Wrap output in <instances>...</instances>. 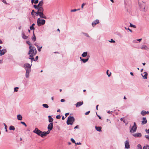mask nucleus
I'll return each mask as SVG.
<instances>
[{
  "label": "nucleus",
  "mask_w": 149,
  "mask_h": 149,
  "mask_svg": "<svg viewBox=\"0 0 149 149\" xmlns=\"http://www.w3.org/2000/svg\"><path fill=\"white\" fill-rule=\"evenodd\" d=\"M29 52L28 53V54L29 55V58L31 59L32 61V60L35 61L34 58L33 57L37 53V51L36 48L31 46L29 47Z\"/></svg>",
  "instance_id": "obj_1"
},
{
  "label": "nucleus",
  "mask_w": 149,
  "mask_h": 149,
  "mask_svg": "<svg viewBox=\"0 0 149 149\" xmlns=\"http://www.w3.org/2000/svg\"><path fill=\"white\" fill-rule=\"evenodd\" d=\"M37 11L36 13L37 15H39L40 17L42 18L46 19L47 17L43 14L44 9L42 7H38Z\"/></svg>",
  "instance_id": "obj_2"
},
{
  "label": "nucleus",
  "mask_w": 149,
  "mask_h": 149,
  "mask_svg": "<svg viewBox=\"0 0 149 149\" xmlns=\"http://www.w3.org/2000/svg\"><path fill=\"white\" fill-rule=\"evenodd\" d=\"M33 132L38 135L42 137H43L44 136H46L47 135L46 132H42L37 128H36L35 129Z\"/></svg>",
  "instance_id": "obj_3"
},
{
  "label": "nucleus",
  "mask_w": 149,
  "mask_h": 149,
  "mask_svg": "<svg viewBox=\"0 0 149 149\" xmlns=\"http://www.w3.org/2000/svg\"><path fill=\"white\" fill-rule=\"evenodd\" d=\"M75 121V119L73 116H69L68 117L67 124L68 125H72Z\"/></svg>",
  "instance_id": "obj_4"
},
{
  "label": "nucleus",
  "mask_w": 149,
  "mask_h": 149,
  "mask_svg": "<svg viewBox=\"0 0 149 149\" xmlns=\"http://www.w3.org/2000/svg\"><path fill=\"white\" fill-rule=\"evenodd\" d=\"M139 6L140 10L143 12H145V5L143 2H139L138 3Z\"/></svg>",
  "instance_id": "obj_5"
},
{
  "label": "nucleus",
  "mask_w": 149,
  "mask_h": 149,
  "mask_svg": "<svg viewBox=\"0 0 149 149\" xmlns=\"http://www.w3.org/2000/svg\"><path fill=\"white\" fill-rule=\"evenodd\" d=\"M45 22V20L41 19L40 18H38L37 19V23L38 26H40L41 25L44 24Z\"/></svg>",
  "instance_id": "obj_6"
},
{
  "label": "nucleus",
  "mask_w": 149,
  "mask_h": 149,
  "mask_svg": "<svg viewBox=\"0 0 149 149\" xmlns=\"http://www.w3.org/2000/svg\"><path fill=\"white\" fill-rule=\"evenodd\" d=\"M24 67L26 71H31V66L29 64H24Z\"/></svg>",
  "instance_id": "obj_7"
},
{
  "label": "nucleus",
  "mask_w": 149,
  "mask_h": 149,
  "mask_svg": "<svg viewBox=\"0 0 149 149\" xmlns=\"http://www.w3.org/2000/svg\"><path fill=\"white\" fill-rule=\"evenodd\" d=\"M53 126V124L52 123H51L48 125L47 127L48 130L46 132L47 134H49L50 132V131L52 129Z\"/></svg>",
  "instance_id": "obj_8"
},
{
  "label": "nucleus",
  "mask_w": 149,
  "mask_h": 149,
  "mask_svg": "<svg viewBox=\"0 0 149 149\" xmlns=\"http://www.w3.org/2000/svg\"><path fill=\"white\" fill-rule=\"evenodd\" d=\"M137 129V127L136 124L135 122L134 123V125L131 127L130 130V132L132 133L135 132Z\"/></svg>",
  "instance_id": "obj_9"
},
{
  "label": "nucleus",
  "mask_w": 149,
  "mask_h": 149,
  "mask_svg": "<svg viewBox=\"0 0 149 149\" xmlns=\"http://www.w3.org/2000/svg\"><path fill=\"white\" fill-rule=\"evenodd\" d=\"M99 23V21L98 19H96L93 21L92 23V25L93 27H94L97 24Z\"/></svg>",
  "instance_id": "obj_10"
},
{
  "label": "nucleus",
  "mask_w": 149,
  "mask_h": 149,
  "mask_svg": "<svg viewBox=\"0 0 149 149\" xmlns=\"http://www.w3.org/2000/svg\"><path fill=\"white\" fill-rule=\"evenodd\" d=\"M7 51L6 49H4L2 50H0V56L3 55Z\"/></svg>",
  "instance_id": "obj_11"
},
{
  "label": "nucleus",
  "mask_w": 149,
  "mask_h": 149,
  "mask_svg": "<svg viewBox=\"0 0 149 149\" xmlns=\"http://www.w3.org/2000/svg\"><path fill=\"white\" fill-rule=\"evenodd\" d=\"M143 77L144 79H147L148 74L146 72H143V74H141Z\"/></svg>",
  "instance_id": "obj_12"
},
{
  "label": "nucleus",
  "mask_w": 149,
  "mask_h": 149,
  "mask_svg": "<svg viewBox=\"0 0 149 149\" xmlns=\"http://www.w3.org/2000/svg\"><path fill=\"white\" fill-rule=\"evenodd\" d=\"M133 136L135 137H139L141 136V134L140 133H137L133 134Z\"/></svg>",
  "instance_id": "obj_13"
},
{
  "label": "nucleus",
  "mask_w": 149,
  "mask_h": 149,
  "mask_svg": "<svg viewBox=\"0 0 149 149\" xmlns=\"http://www.w3.org/2000/svg\"><path fill=\"white\" fill-rule=\"evenodd\" d=\"M125 147L127 149L129 148H130L129 142L127 141H126L125 142Z\"/></svg>",
  "instance_id": "obj_14"
},
{
  "label": "nucleus",
  "mask_w": 149,
  "mask_h": 149,
  "mask_svg": "<svg viewBox=\"0 0 149 149\" xmlns=\"http://www.w3.org/2000/svg\"><path fill=\"white\" fill-rule=\"evenodd\" d=\"M83 104V101L79 102L75 104V105L77 107L81 106Z\"/></svg>",
  "instance_id": "obj_15"
},
{
  "label": "nucleus",
  "mask_w": 149,
  "mask_h": 149,
  "mask_svg": "<svg viewBox=\"0 0 149 149\" xmlns=\"http://www.w3.org/2000/svg\"><path fill=\"white\" fill-rule=\"evenodd\" d=\"M141 49L143 50L145 49L146 50H148V49H149V48L147 47L146 45H143L141 46Z\"/></svg>",
  "instance_id": "obj_16"
},
{
  "label": "nucleus",
  "mask_w": 149,
  "mask_h": 149,
  "mask_svg": "<svg viewBox=\"0 0 149 149\" xmlns=\"http://www.w3.org/2000/svg\"><path fill=\"white\" fill-rule=\"evenodd\" d=\"M147 122V120L146 118H143L142 121V124L144 125L146 124Z\"/></svg>",
  "instance_id": "obj_17"
},
{
  "label": "nucleus",
  "mask_w": 149,
  "mask_h": 149,
  "mask_svg": "<svg viewBox=\"0 0 149 149\" xmlns=\"http://www.w3.org/2000/svg\"><path fill=\"white\" fill-rule=\"evenodd\" d=\"M31 71H26L25 77L26 78H28L29 77V74Z\"/></svg>",
  "instance_id": "obj_18"
},
{
  "label": "nucleus",
  "mask_w": 149,
  "mask_h": 149,
  "mask_svg": "<svg viewBox=\"0 0 149 149\" xmlns=\"http://www.w3.org/2000/svg\"><path fill=\"white\" fill-rule=\"evenodd\" d=\"M43 4V1L42 0H41L40 1L38 4L37 5L38 7H42V5Z\"/></svg>",
  "instance_id": "obj_19"
},
{
  "label": "nucleus",
  "mask_w": 149,
  "mask_h": 149,
  "mask_svg": "<svg viewBox=\"0 0 149 149\" xmlns=\"http://www.w3.org/2000/svg\"><path fill=\"white\" fill-rule=\"evenodd\" d=\"M22 117L20 114H18L17 116V119L18 120H22Z\"/></svg>",
  "instance_id": "obj_20"
},
{
  "label": "nucleus",
  "mask_w": 149,
  "mask_h": 149,
  "mask_svg": "<svg viewBox=\"0 0 149 149\" xmlns=\"http://www.w3.org/2000/svg\"><path fill=\"white\" fill-rule=\"evenodd\" d=\"M31 38H32V40L34 41H35L36 40V36L35 35V34L34 33V31H33V36Z\"/></svg>",
  "instance_id": "obj_21"
},
{
  "label": "nucleus",
  "mask_w": 149,
  "mask_h": 149,
  "mask_svg": "<svg viewBox=\"0 0 149 149\" xmlns=\"http://www.w3.org/2000/svg\"><path fill=\"white\" fill-rule=\"evenodd\" d=\"M95 129L96 130L100 132L101 131V127H95Z\"/></svg>",
  "instance_id": "obj_22"
},
{
  "label": "nucleus",
  "mask_w": 149,
  "mask_h": 149,
  "mask_svg": "<svg viewBox=\"0 0 149 149\" xmlns=\"http://www.w3.org/2000/svg\"><path fill=\"white\" fill-rule=\"evenodd\" d=\"M49 118V122L50 123L52 122L53 120V119L52 118V117L50 116H48Z\"/></svg>",
  "instance_id": "obj_23"
},
{
  "label": "nucleus",
  "mask_w": 149,
  "mask_h": 149,
  "mask_svg": "<svg viewBox=\"0 0 149 149\" xmlns=\"http://www.w3.org/2000/svg\"><path fill=\"white\" fill-rule=\"evenodd\" d=\"M87 55V52H84L82 54V56L84 57H86Z\"/></svg>",
  "instance_id": "obj_24"
},
{
  "label": "nucleus",
  "mask_w": 149,
  "mask_h": 149,
  "mask_svg": "<svg viewBox=\"0 0 149 149\" xmlns=\"http://www.w3.org/2000/svg\"><path fill=\"white\" fill-rule=\"evenodd\" d=\"M38 2V0H31V3L32 4L34 3L35 4L37 3Z\"/></svg>",
  "instance_id": "obj_25"
},
{
  "label": "nucleus",
  "mask_w": 149,
  "mask_h": 149,
  "mask_svg": "<svg viewBox=\"0 0 149 149\" xmlns=\"http://www.w3.org/2000/svg\"><path fill=\"white\" fill-rule=\"evenodd\" d=\"M9 129L10 130L14 131L15 130V128L14 126L11 125L10 126Z\"/></svg>",
  "instance_id": "obj_26"
},
{
  "label": "nucleus",
  "mask_w": 149,
  "mask_h": 149,
  "mask_svg": "<svg viewBox=\"0 0 149 149\" xmlns=\"http://www.w3.org/2000/svg\"><path fill=\"white\" fill-rule=\"evenodd\" d=\"M141 114L143 115L144 116L147 114V111H142L141 112Z\"/></svg>",
  "instance_id": "obj_27"
},
{
  "label": "nucleus",
  "mask_w": 149,
  "mask_h": 149,
  "mask_svg": "<svg viewBox=\"0 0 149 149\" xmlns=\"http://www.w3.org/2000/svg\"><path fill=\"white\" fill-rule=\"evenodd\" d=\"M22 37L24 39H26L28 37L26 36L24 33H22Z\"/></svg>",
  "instance_id": "obj_28"
},
{
  "label": "nucleus",
  "mask_w": 149,
  "mask_h": 149,
  "mask_svg": "<svg viewBox=\"0 0 149 149\" xmlns=\"http://www.w3.org/2000/svg\"><path fill=\"white\" fill-rule=\"evenodd\" d=\"M36 46L38 48V50L39 52H40L41 51V49L42 47V46L39 47L38 45H36Z\"/></svg>",
  "instance_id": "obj_29"
},
{
  "label": "nucleus",
  "mask_w": 149,
  "mask_h": 149,
  "mask_svg": "<svg viewBox=\"0 0 149 149\" xmlns=\"http://www.w3.org/2000/svg\"><path fill=\"white\" fill-rule=\"evenodd\" d=\"M88 58H87L86 59H81V60L83 62V63H85L88 61Z\"/></svg>",
  "instance_id": "obj_30"
},
{
  "label": "nucleus",
  "mask_w": 149,
  "mask_h": 149,
  "mask_svg": "<svg viewBox=\"0 0 149 149\" xmlns=\"http://www.w3.org/2000/svg\"><path fill=\"white\" fill-rule=\"evenodd\" d=\"M42 106L46 108H47L49 107V106L47 104H43Z\"/></svg>",
  "instance_id": "obj_31"
},
{
  "label": "nucleus",
  "mask_w": 149,
  "mask_h": 149,
  "mask_svg": "<svg viewBox=\"0 0 149 149\" xmlns=\"http://www.w3.org/2000/svg\"><path fill=\"white\" fill-rule=\"evenodd\" d=\"M130 26L131 27H133L135 28H136V26L135 25L132 24L130 23Z\"/></svg>",
  "instance_id": "obj_32"
},
{
  "label": "nucleus",
  "mask_w": 149,
  "mask_h": 149,
  "mask_svg": "<svg viewBox=\"0 0 149 149\" xmlns=\"http://www.w3.org/2000/svg\"><path fill=\"white\" fill-rule=\"evenodd\" d=\"M109 70H107L106 72L107 74L108 75V77H110L111 75V72H110L109 74L108 73Z\"/></svg>",
  "instance_id": "obj_33"
},
{
  "label": "nucleus",
  "mask_w": 149,
  "mask_h": 149,
  "mask_svg": "<svg viewBox=\"0 0 149 149\" xmlns=\"http://www.w3.org/2000/svg\"><path fill=\"white\" fill-rule=\"evenodd\" d=\"M36 12L34 11V10H33L32 11V12L31 13V14L32 16H34V13H36Z\"/></svg>",
  "instance_id": "obj_34"
},
{
  "label": "nucleus",
  "mask_w": 149,
  "mask_h": 149,
  "mask_svg": "<svg viewBox=\"0 0 149 149\" xmlns=\"http://www.w3.org/2000/svg\"><path fill=\"white\" fill-rule=\"evenodd\" d=\"M143 149H149V146H144Z\"/></svg>",
  "instance_id": "obj_35"
},
{
  "label": "nucleus",
  "mask_w": 149,
  "mask_h": 149,
  "mask_svg": "<svg viewBox=\"0 0 149 149\" xmlns=\"http://www.w3.org/2000/svg\"><path fill=\"white\" fill-rule=\"evenodd\" d=\"M83 33L84 35L86 36L87 37H90L89 36L87 33Z\"/></svg>",
  "instance_id": "obj_36"
},
{
  "label": "nucleus",
  "mask_w": 149,
  "mask_h": 149,
  "mask_svg": "<svg viewBox=\"0 0 149 149\" xmlns=\"http://www.w3.org/2000/svg\"><path fill=\"white\" fill-rule=\"evenodd\" d=\"M137 148L138 149H142V147L140 144H138L137 146Z\"/></svg>",
  "instance_id": "obj_37"
},
{
  "label": "nucleus",
  "mask_w": 149,
  "mask_h": 149,
  "mask_svg": "<svg viewBox=\"0 0 149 149\" xmlns=\"http://www.w3.org/2000/svg\"><path fill=\"white\" fill-rule=\"evenodd\" d=\"M61 117V116L60 115H57L56 118L57 119H60Z\"/></svg>",
  "instance_id": "obj_38"
},
{
  "label": "nucleus",
  "mask_w": 149,
  "mask_h": 149,
  "mask_svg": "<svg viewBox=\"0 0 149 149\" xmlns=\"http://www.w3.org/2000/svg\"><path fill=\"white\" fill-rule=\"evenodd\" d=\"M19 88L17 87H15L14 88V91L15 92H17L18 91L17 90Z\"/></svg>",
  "instance_id": "obj_39"
},
{
  "label": "nucleus",
  "mask_w": 149,
  "mask_h": 149,
  "mask_svg": "<svg viewBox=\"0 0 149 149\" xmlns=\"http://www.w3.org/2000/svg\"><path fill=\"white\" fill-rule=\"evenodd\" d=\"M21 124H22L24 125L25 127H26L27 126V125H26L25 124V123L24 122H21Z\"/></svg>",
  "instance_id": "obj_40"
},
{
  "label": "nucleus",
  "mask_w": 149,
  "mask_h": 149,
  "mask_svg": "<svg viewBox=\"0 0 149 149\" xmlns=\"http://www.w3.org/2000/svg\"><path fill=\"white\" fill-rule=\"evenodd\" d=\"M109 41L110 42L115 43V41L113 40L112 39H111L110 40H109Z\"/></svg>",
  "instance_id": "obj_41"
},
{
  "label": "nucleus",
  "mask_w": 149,
  "mask_h": 149,
  "mask_svg": "<svg viewBox=\"0 0 149 149\" xmlns=\"http://www.w3.org/2000/svg\"><path fill=\"white\" fill-rule=\"evenodd\" d=\"M33 7L35 8L36 9H38V5H33Z\"/></svg>",
  "instance_id": "obj_42"
},
{
  "label": "nucleus",
  "mask_w": 149,
  "mask_h": 149,
  "mask_svg": "<svg viewBox=\"0 0 149 149\" xmlns=\"http://www.w3.org/2000/svg\"><path fill=\"white\" fill-rule=\"evenodd\" d=\"M71 141L73 143H75V141L73 138H71Z\"/></svg>",
  "instance_id": "obj_43"
},
{
  "label": "nucleus",
  "mask_w": 149,
  "mask_h": 149,
  "mask_svg": "<svg viewBox=\"0 0 149 149\" xmlns=\"http://www.w3.org/2000/svg\"><path fill=\"white\" fill-rule=\"evenodd\" d=\"M26 43L28 44L30 46H31V44L29 41H26Z\"/></svg>",
  "instance_id": "obj_44"
},
{
  "label": "nucleus",
  "mask_w": 149,
  "mask_h": 149,
  "mask_svg": "<svg viewBox=\"0 0 149 149\" xmlns=\"http://www.w3.org/2000/svg\"><path fill=\"white\" fill-rule=\"evenodd\" d=\"M30 29L31 30H34L35 29V28L33 26H30Z\"/></svg>",
  "instance_id": "obj_45"
},
{
  "label": "nucleus",
  "mask_w": 149,
  "mask_h": 149,
  "mask_svg": "<svg viewBox=\"0 0 149 149\" xmlns=\"http://www.w3.org/2000/svg\"><path fill=\"white\" fill-rule=\"evenodd\" d=\"M85 3H83L82 4L81 6V8L82 9L83 8L84 6H85Z\"/></svg>",
  "instance_id": "obj_46"
},
{
  "label": "nucleus",
  "mask_w": 149,
  "mask_h": 149,
  "mask_svg": "<svg viewBox=\"0 0 149 149\" xmlns=\"http://www.w3.org/2000/svg\"><path fill=\"white\" fill-rule=\"evenodd\" d=\"M77 10V9H73V10H71V12H75V11H76Z\"/></svg>",
  "instance_id": "obj_47"
},
{
  "label": "nucleus",
  "mask_w": 149,
  "mask_h": 149,
  "mask_svg": "<svg viewBox=\"0 0 149 149\" xmlns=\"http://www.w3.org/2000/svg\"><path fill=\"white\" fill-rule=\"evenodd\" d=\"M90 112V111H88L86 112L85 113V115H87Z\"/></svg>",
  "instance_id": "obj_48"
},
{
  "label": "nucleus",
  "mask_w": 149,
  "mask_h": 149,
  "mask_svg": "<svg viewBox=\"0 0 149 149\" xmlns=\"http://www.w3.org/2000/svg\"><path fill=\"white\" fill-rule=\"evenodd\" d=\"M2 1H3V3H4L6 4H7V3H6V1L5 0H2Z\"/></svg>",
  "instance_id": "obj_49"
},
{
  "label": "nucleus",
  "mask_w": 149,
  "mask_h": 149,
  "mask_svg": "<svg viewBox=\"0 0 149 149\" xmlns=\"http://www.w3.org/2000/svg\"><path fill=\"white\" fill-rule=\"evenodd\" d=\"M137 40H134L133 41V42L134 43H137Z\"/></svg>",
  "instance_id": "obj_50"
},
{
  "label": "nucleus",
  "mask_w": 149,
  "mask_h": 149,
  "mask_svg": "<svg viewBox=\"0 0 149 149\" xmlns=\"http://www.w3.org/2000/svg\"><path fill=\"white\" fill-rule=\"evenodd\" d=\"M3 125L5 126V129H7V126L5 123H3Z\"/></svg>",
  "instance_id": "obj_51"
},
{
  "label": "nucleus",
  "mask_w": 149,
  "mask_h": 149,
  "mask_svg": "<svg viewBox=\"0 0 149 149\" xmlns=\"http://www.w3.org/2000/svg\"><path fill=\"white\" fill-rule=\"evenodd\" d=\"M76 145H81V143L80 142H77V143H75Z\"/></svg>",
  "instance_id": "obj_52"
},
{
  "label": "nucleus",
  "mask_w": 149,
  "mask_h": 149,
  "mask_svg": "<svg viewBox=\"0 0 149 149\" xmlns=\"http://www.w3.org/2000/svg\"><path fill=\"white\" fill-rule=\"evenodd\" d=\"M146 131L147 133H149V129L148 130L146 129Z\"/></svg>",
  "instance_id": "obj_53"
},
{
  "label": "nucleus",
  "mask_w": 149,
  "mask_h": 149,
  "mask_svg": "<svg viewBox=\"0 0 149 149\" xmlns=\"http://www.w3.org/2000/svg\"><path fill=\"white\" fill-rule=\"evenodd\" d=\"M69 114V113H66L65 114V117H66Z\"/></svg>",
  "instance_id": "obj_54"
},
{
  "label": "nucleus",
  "mask_w": 149,
  "mask_h": 149,
  "mask_svg": "<svg viewBox=\"0 0 149 149\" xmlns=\"http://www.w3.org/2000/svg\"><path fill=\"white\" fill-rule=\"evenodd\" d=\"M65 100L63 99H62L61 100V102H65Z\"/></svg>",
  "instance_id": "obj_55"
},
{
  "label": "nucleus",
  "mask_w": 149,
  "mask_h": 149,
  "mask_svg": "<svg viewBox=\"0 0 149 149\" xmlns=\"http://www.w3.org/2000/svg\"><path fill=\"white\" fill-rule=\"evenodd\" d=\"M145 137L146 138H147V139H149V136H148V135H146Z\"/></svg>",
  "instance_id": "obj_56"
},
{
  "label": "nucleus",
  "mask_w": 149,
  "mask_h": 149,
  "mask_svg": "<svg viewBox=\"0 0 149 149\" xmlns=\"http://www.w3.org/2000/svg\"><path fill=\"white\" fill-rule=\"evenodd\" d=\"M141 40H142V39H141H141H137V41H139V42H140V41H141Z\"/></svg>",
  "instance_id": "obj_57"
},
{
  "label": "nucleus",
  "mask_w": 149,
  "mask_h": 149,
  "mask_svg": "<svg viewBox=\"0 0 149 149\" xmlns=\"http://www.w3.org/2000/svg\"><path fill=\"white\" fill-rule=\"evenodd\" d=\"M127 29L128 30H129L130 31V32H132V30H131L129 28H128Z\"/></svg>",
  "instance_id": "obj_58"
},
{
  "label": "nucleus",
  "mask_w": 149,
  "mask_h": 149,
  "mask_svg": "<svg viewBox=\"0 0 149 149\" xmlns=\"http://www.w3.org/2000/svg\"><path fill=\"white\" fill-rule=\"evenodd\" d=\"M111 112H112V111H107V113H111Z\"/></svg>",
  "instance_id": "obj_59"
},
{
  "label": "nucleus",
  "mask_w": 149,
  "mask_h": 149,
  "mask_svg": "<svg viewBox=\"0 0 149 149\" xmlns=\"http://www.w3.org/2000/svg\"><path fill=\"white\" fill-rule=\"evenodd\" d=\"M66 117H64V116H63L62 117V119L64 120Z\"/></svg>",
  "instance_id": "obj_60"
},
{
  "label": "nucleus",
  "mask_w": 149,
  "mask_h": 149,
  "mask_svg": "<svg viewBox=\"0 0 149 149\" xmlns=\"http://www.w3.org/2000/svg\"><path fill=\"white\" fill-rule=\"evenodd\" d=\"M130 74H131V75H132V76H133V75H133V72H131L130 73Z\"/></svg>",
  "instance_id": "obj_61"
},
{
  "label": "nucleus",
  "mask_w": 149,
  "mask_h": 149,
  "mask_svg": "<svg viewBox=\"0 0 149 149\" xmlns=\"http://www.w3.org/2000/svg\"><path fill=\"white\" fill-rule=\"evenodd\" d=\"M38 56H36V60H37L38 59Z\"/></svg>",
  "instance_id": "obj_62"
},
{
  "label": "nucleus",
  "mask_w": 149,
  "mask_h": 149,
  "mask_svg": "<svg viewBox=\"0 0 149 149\" xmlns=\"http://www.w3.org/2000/svg\"><path fill=\"white\" fill-rule=\"evenodd\" d=\"M78 128V125H77L74 128V129H76V128Z\"/></svg>",
  "instance_id": "obj_63"
},
{
  "label": "nucleus",
  "mask_w": 149,
  "mask_h": 149,
  "mask_svg": "<svg viewBox=\"0 0 149 149\" xmlns=\"http://www.w3.org/2000/svg\"><path fill=\"white\" fill-rule=\"evenodd\" d=\"M21 26H19L18 28L20 30L21 29Z\"/></svg>",
  "instance_id": "obj_64"
}]
</instances>
